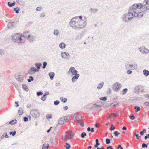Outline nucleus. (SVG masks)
<instances>
[{
  "mask_svg": "<svg viewBox=\"0 0 149 149\" xmlns=\"http://www.w3.org/2000/svg\"><path fill=\"white\" fill-rule=\"evenodd\" d=\"M148 143L147 144H145V143H143L142 145V147L143 148H147L148 147L147 145H148Z\"/></svg>",
  "mask_w": 149,
  "mask_h": 149,
  "instance_id": "obj_46",
  "label": "nucleus"
},
{
  "mask_svg": "<svg viewBox=\"0 0 149 149\" xmlns=\"http://www.w3.org/2000/svg\"><path fill=\"white\" fill-rule=\"evenodd\" d=\"M83 33H82L79 36H78V38L79 39H80L82 38L83 36Z\"/></svg>",
  "mask_w": 149,
  "mask_h": 149,
  "instance_id": "obj_63",
  "label": "nucleus"
},
{
  "mask_svg": "<svg viewBox=\"0 0 149 149\" xmlns=\"http://www.w3.org/2000/svg\"><path fill=\"white\" fill-rule=\"evenodd\" d=\"M35 66L37 68L36 69L38 70V71H39L40 67L42 66V64L40 63H36L35 64Z\"/></svg>",
  "mask_w": 149,
  "mask_h": 149,
  "instance_id": "obj_21",
  "label": "nucleus"
},
{
  "mask_svg": "<svg viewBox=\"0 0 149 149\" xmlns=\"http://www.w3.org/2000/svg\"><path fill=\"white\" fill-rule=\"evenodd\" d=\"M79 22L78 17L77 16L73 18L71 20L69 24L70 26L74 29L76 30L80 29V28H82V27L79 26Z\"/></svg>",
  "mask_w": 149,
  "mask_h": 149,
  "instance_id": "obj_2",
  "label": "nucleus"
},
{
  "mask_svg": "<svg viewBox=\"0 0 149 149\" xmlns=\"http://www.w3.org/2000/svg\"><path fill=\"white\" fill-rule=\"evenodd\" d=\"M10 135H12L13 136H14L16 134V131L15 130L13 132H9Z\"/></svg>",
  "mask_w": 149,
  "mask_h": 149,
  "instance_id": "obj_44",
  "label": "nucleus"
},
{
  "mask_svg": "<svg viewBox=\"0 0 149 149\" xmlns=\"http://www.w3.org/2000/svg\"><path fill=\"white\" fill-rule=\"evenodd\" d=\"M125 68L127 69L132 70V64H126L125 65Z\"/></svg>",
  "mask_w": 149,
  "mask_h": 149,
  "instance_id": "obj_24",
  "label": "nucleus"
},
{
  "mask_svg": "<svg viewBox=\"0 0 149 149\" xmlns=\"http://www.w3.org/2000/svg\"><path fill=\"white\" fill-rule=\"evenodd\" d=\"M22 87L23 89L26 91L28 92L29 90L26 84H23L22 85Z\"/></svg>",
  "mask_w": 149,
  "mask_h": 149,
  "instance_id": "obj_26",
  "label": "nucleus"
},
{
  "mask_svg": "<svg viewBox=\"0 0 149 149\" xmlns=\"http://www.w3.org/2000/svg\"><path fill=\"white\" fill-rule=\"evenodd\" d=\"M60 100L61 102L63 103L66 102L67 101V99L66 98L62 97H60Z\"/></svg>",
  "mask_w": 149,
  "mask_h": 149,
  "instance_id": "obj_36",
  "label": "nucleus"
},
{
  "mask_svg": "<svg viewBox=\"0 0 149 149\" xmlns=\"http://www.w3.org/2000/svg\"><path fill=\"white\" fill-rule=\"evenodd\" d=\"M132 65V68H133V69H136L137 68V65L136 64L134 63Z\"/></svg>",
  "mask_w": 149,
  "mask_h": 149,
  "instance_id": "obj_41",
  "label": "nucleus"
},
{
  "mask_svg": "<svg viewBox=\"0 0 149 149\" xmlns=\"http://www.w3.org/2000/svg\"><path fill=\"white\" fill-rule=\"evenodd\" d=\"M86 136V134L85 132H82L81 134V136L82 138H84Z\"/></svg>",
  "mask_w": 149,
  "mask_h": 149,
  "instance_id": "obj_45",
  "label": "nucleus"
},
{
  "mask_svg": "<svg viewBox=\"0 0 149 149\" xmlns=\"http://www.w3.org/2000/svg\"><path fill=\"white\" fill-rule=\"evenodd\" d=\"M16 79L20 82H22L24 80L23 76L21 74L19 75L16 77Z\"/></svg>",
  "mask_w": 149,
  "mask_h": 149,
  "instance_id": "obj_16",
  "label": "nucleus"
},
{
  "mask_svg": "<svg viewBox=\"0 0 149 149\" xmlns=\"http://www.w3.org/2000/svg\"><path fill=\"white\" fill-rule=\"evenodd\" d=\"M78 73V71L76 70L75 68L73 67H71L69 69V71L67 72V74L68 75L72 74V75L76 74Z\"/></svg>",
  "mask_w": 149,
  "mask_h": 149,
  "instance_id": "obj_7",
  "label": "nucleus"
},
{
  "mask_svg": "<svg viewBox=\"0 0 149 149\" xmlns=\"http://www.w3.org/2000/svg\"><path fill=\"white\" fill-rule=\"evenodd\" d=\"M100 99L101 100L106 101L107 99V97H101L100 98Z\"/></svg>",
  "mask_w": 149,
  "mask_h": 149,
  "instance_id": "obj_48",
  "label": "nucleus"
},
{
  "mask_svg": "<svg viewBox=\"0 0 149 149\" xmlns=\"http://www.w3.org/2000/svg\"><path fill=\"white\" fill-rule=\"evenodd\" d=\"M15 26L14 22H9L7 25L9 29H12Z\"/></svg>",
  "mask_w": 149,
  "mask_h": 149,
  "instance_id": "obj_19",
  "label": "nucleus"
},
{
  "mask_svg": "<svg viewBox=\"0 0 149 149\" xmlns=\"http://www.w3.org/2000/svg\"><path fill=\"white\" fill-rule=\"evenodd\" d=\"M29 78L27 79L29 83L31 82L32 81H33L34 80V78L32 76H29Z\"/></svg>",
  "mask_w": 149,
  "mask_h": 149,
  "instance_id": "obj_35",
  "label": "nucleus"
},
{
  "mask_svg": "<svg viewBox=\"0 0 149 149\" xmlns=\"http://www.w3.org/2000/svg\"><path fill=\"white\" fill-rule=\"evenodd\" d=\"M4 54V51L2 49H0V55H3Z\"/></svg>",
  "mask_w": 149,
  "mask_h": 149,
  "instance_id": "obj_50",
  "label": "nucleus"
},
{
  "mask_svg": "<svg viewBox=\"0 0 149 149\" xmlns=\"http://www.w3.org/2000/svg\"><path fill=\"white\" fill-rule=\"evenodd\" d=\"M134 109H135V111L136 112H137L141 110L140 108L137 106H135L134 107Z\"/></svg>",
  "mask_w": 149,
  "mask_h": 149,
  "instance_id": "obj_34",
  "label": "nucleus"
},
{
  "mask_svg": "<svg viewBox=\"0 0 149 149\" xmlns=\"http://www.w3.org/2000/svg\"><path fill=\"white\" fill-rule=\"evenodd\" d=\"M114 135L116 136H118V135L120 134V133H118L117 131H115L114 133Z\"/></svg>",
  "mask_w": 149,
  "mask_h": 149,
  "instance_id": "obj_58",
  "label": "nucleus"
},
{
  "mask_svg": "<svg viewBox=\"0 0 149 149\" xmlns=\"http://www.w3.org/2000/svg\"><path fill=\"white\" fill-rule=\"evenodd\" d=\"M17 123V120L16 119H14L10 121L9 123H6V124L7 125H8L9 124H11L12 125H15Z\"/></svg>",
  "mask_w": 149,
  "mask_h": 149,
  "instance_id": "obj_20",
  "label": "nucleus"
},
{
  "mask_svg": "<svg viewBox=\"0 0 149 149\" xmlns=\"http://www.w3.org/2000/svg\"><path fill=\"white\" fill-rule=\"evenodd\" d=\"M144 49H145V47H141L139 48V50L140 52L142 54H144Z\"/></svg>",
  "mask_w": 149,
  "mask_h": 149,
  "instance_id": "obj_43",
  "label": "nucleus"
},
{
  "mask_svg": "<svg viewBox=\"0 0 149 149\" xmlns=\"http://www.w3.org/2000/svg\"><path fill=\"white\" fill-rule=\"evenodd\" d=\"M130 118L132 120H133L135 118V116L134 115H130L129 116Z\"/></svg>",
  "mask_w": 149,
  "mask_h": 149,
  "instance_id": "obj_57",
  "label": "nucleus"
},
{
  "mask_svg": "<svg viewBox=\"0 0 149 149\" xmlns=\"http://www.w3.org/2000/svg\"><path fill=\"white\" fill-rule=\"evenodd\" d=\"M64 147L66 148V149H69L71 147V146L69 143H66Z\"/></svg>",
  "mask_w": 149,
  "mask_h": 149,
  "instance_id": "obj_31",
  "label": "nucleus"
},
{
  "mask_svg": "<svg viewBox=\"0 0 149 149\" xmlns=\"http://www.w3.org/2000/svg\"><path fill=\"white\" fill-rule=\"evenodd\" d=\"M95 142L96 143V144L95 145L94 147L95 148L98 147V146L99 145H100V143L99 142L98 140L97 139L95 140Z\"/></svg>",
  "mask_w": 149,
  "mask_h": 149,
  "instance_id": "obj_33",
  "label": "nucleus"
},
{
  "mask_svg": "<svg viewBox=\"0 0 149 149\" xmlns=\"http://www.w3.org/2000/svg\"><path fill=\"white\" fill-rule=\"evenodd\" d=\"M73 119L76 122L80 124V126L81 127L84 126V123L82 120V117L81 115L77 113H74L73 116Z\"/></svg>",
  "mask_w": 149,
  "mask_h": 149,
  "instance_id": "obj_3",
  "label": "nucleus"
},
{
  "mask_svg": "<svg viewBox=\"0 0 149 149\" xmlns=\"http://www.w3.org/2000/svg\"><path fill=\"white\" fill-rule=\"evenodd\" d=\"M74 75V76L72 77L71 79L73 83L76 81L78 79L80 76L79 74L77 73L76 74Z\"/></svg>",
  "mask_w": 149,
  "mask_h": 149,
  "instance_id": "obj_17",
  "label": "nucleus"
},
{
  "mask_svg": "<svg viewBox=\"0 0 149 149\" xmlns=\"http://www.w3.org/2000/svg\"><path fill=\"white\" fill-rule=\"evenodd\" d=\"M67 120V118H65V117H62L58 120V123L60 125H63L66 122Z\"/></svg>",
  "mask_w": 149,
  "mask_h": 149,
  "instance_id": "obj_15",
  "label": "nucleus"
},
{
  "mask_svg": "<svg viewBox=\"0 0 149 149\" xmlns=\"http://www.w3.org/2000/svg\"><path fill=\"white\" fill-rule=\"evenodd\" d=\"M23 120L24 122H27L28 120V118L27 117L25 116L24 117Z\"/></svg>",
  "mask_w": 149,
  "mask_h": 149,
  "instance_id": "obj_60",
  "label": "nucleus"
},
{
  "mask_svg": "<svg viewBox=\"0 0 149 149\" xmlns=\"http://www.w3.org/2000/svg\"><path fill=\"white\" fill-rule=\"evenodd\" d=\"M46 118L47 119H51L52 118V116L51 114H47L46 116Z\"/></svg>",
  "mask_w": 149,
  "mask_h": 149,
  "instance_id": "obj_38",
  "label": "nucleus"
},
{
  "mask_svg": "<svg viewBox=\"0 0 149 149\" xmlns=\"http://www.w3.org/2000/svg\"><path fill=\"white\" fill-rule=\"evenodd\" d=\"M49 75L50 78L51 80L53 79L54 77V76L55 74L54 72H51L49 73Z\"/></svg>",
  "mask_w": 149,
  "mask_h": 149,
  "instance_id": "obj_22",
  "label": "nucleus"
},
{
  "mask_svg": "<svg viewBox=\"0 0 149 149\" xmlns=\"http://www.w3.org/2000/svg\"><path fill=\"white\" fill-rule=\"evenodd\" d=\"M117 116V114L115 113H113L111 114H110V116L109 118H115Z\"/></svg>",
  "mask_w": 149,
  "mask_h": 149,
  "instance_id": "obj_32",
  "label": "nucleus"
},
{
  "mask_svg": "<svg viewBox=\"0 0 149 149\" xmlns=\"http://www.w3.org/2000/svg\"><path fill=\"white\" fill-rule=\"evenodd\" d=\"M29 32L28 31H25L24 32V36L23 37L24 38H27V36L29 35H30V34L29 33Z\"/></svg>",
  "mask_w": 149,
  "mask_h": 149,
  "instance_id": "obj_27",
  "label": "nucleus"
},
{
  "mask_svg": "<svg viewBox=\"0 0 149 149\" xmlns=\"http://www.w3.org/2000/svg\"><path fill=\"white\" fill-rule=\"evenodd\" d=\"M104 84V83L103 82L99 84L97 87V88L98 89H101L102 87Z\"/></svg>",
  "mask_w": 149,
  "mask_h": 149,
  "instance_id": "obj_28",
  "label": "nucleus"
},
{
  "mask_svg": "<svg viewBox=\"0 0 149 149\" xmlns=\"http://www.w3.org/2000/svg\"><path fill=\"white\" fill-rule=\"evenodd\" d=\"M101 106L96 104H93L89 109L90 110H93L95 111H99V109H100Z\"/></svg>",
  "mask_w": 149,
  "mask_h": 149,
  "instance_id": "obj_10",
  "label": "nucleus"
},
{
  "mask_svg": "<svg viewBox=\"0 0 149 149\" xmlns=\"http://www.w3.org/2000/svg\"><path fill=\"white\" fill-rule=\"evenodd\" d=\"M49 93L48 92H46L43 94V95L42 97L41 98V100L43 101H45L46 100L47 98V95H48Z\"/></svg>",
  "mask_w": 149,
  "mask_h": 149,
  "instance_id": "obj_18",
  "label": "nucleus"
},
{
  "mask_svg": "<svg viewBox=\"0 0 149 149\" xmlns=\"http://www.w3.org/2000/svg\"><path fill=\"white\" fill-rule=\"evenodd\" d=\"M111 90L110 88H109L107 91V93L108 95H110L111 93Z\"/></svg>",
  "mask_w": 149,
  "mask_h": 149,
  "instance_id": "obj_53",
  "label": "nucleus"
},
{
  "mask_svg": "<svg viewBox=\"0 0 149 149\" xmlns=\"http://www.w3.org/2000/svg\"><path fill=\"white\" fill-rule=\"evenodd\" d=\"M119 103V102H118L117 103H112L111 104V106L112 107H115L116 105L118 104Z\"/></svg>",
  "mask_w": 149,
  "mask_h": 149,
  "instance_id": "obj_51",
  "label": "nucleus"
},
{
  "mask_svg": "<svg viewBox=\"0 0 149 149\" xmlns=\"http://www.w3.org/2000/svg\"><path fill=\"white\" fill-rule=\"evenodd\" d=\"M127 73L128 74H130L132 73V71L130 70H127Z\"/></svg>",
  "mask_w": 149,
  "mask_h": 149,
  "instance_id": "obj_62",
  "label": "nucleus"
},
{
  "mask_svg": "<svg viewBox=\"0 0 149 149\" xmlns=\"http://www.w3.org/2000/svg\"><path fill=\"white\" fill-rule=\"evenodd\" d=\"M148 138H149V134H146L144 137V139L145 140L147 139Z\"/></svg>",
  "mask_w": 149,
  "mask_h": 149,
  "instance_id": "obj_61",
  "label": "nucleus"
},
{
  "mask_svg": "<svg viewBox=\"0 0 149 149\" xmlns=\"http://www.w3.org/2000/svg\"><path fill=\"white\" fill-rule=\"evenodd\" d=\"M144 104L147 106L149 107V102H146L144 103Z\"/></svg>",
  "mask_w": 149,
  "mask_h": 149,
  "instance_id": "obj_64",
  "label": "nucleus"
},
{
  "mask_svg": "<svg viewBox=\"0 0 149 149\" xmlns=\"http://www.w3.org/2000/svg\"><path fill=\"white\" fill-rule=\"evenodd\" d=\"M61 56L62 58L66 59H69L70 56L68 53L65 52H62L61 54Z\"/></svg>",
  "mask_w": 149,
  "mask_h": 149,
  "instance_id": "obj_12",
  "label": "nucleus"
},
{
  "mask_svg": "<svg viewBox=\"0 0 149 149\" xmlns=\"http://www.w3.org/2000/svg\"><path fill=\"white\" fill-rule=\"evenodd\" d=\"M74 135V133L72 132H67L66 134V136L67 139H70L73 138Z\"/></svg>",
  "mask_w": 149,
  "mask_h": 149,
  "instance_id": "obj_14",
  "label": "nucleus"
},
{
  "mask_svg": "<svg viewBox=\"0 0 149 149\" xmlns=\"http://www.w3.org/2000/svg\"><path fill=\"white\" fill-rule=\"evenodd\" d=\"M59 47L61 49H64L66 45L63 42H61L59 44Z\"/></svg>",
  "mask_w": 149,
  "mask_h": 149,
  "instance_id": "obj_25",
  "label": "nucleus"
},
{
  "mask_svg": "<svg viewBox=\"0 0 149 149\" xmlns=\"http://www.w3.org/2000/svg\"><path fill=\"white\" fill-rule=\"evenodd\" d=\"M37 95L38 96L42 95L43 94V93L41 91H39L37 93Z\"/></svg>",
  "mask_w": 149,
  "mask_h": 149,
  "instance_id": "obj_56",
  "label": "nucleus"
},
{
  "mask_svg": "<svg viewBox=\"0 0 149 149\" xmlns=\"http://www.w3.org/2000/svg\"><path fill=\"white\" fill-rule=\"evenodd\" d=\"M60 103V101L59 100H56L54 102V104L55 105H57L59 104Z\"/></svg>",
  "mask_w": 149,
  "mask_h": 149,
  "instance_id": "obj_55",
  "label": "nucleus"
},
{
  "mask_svg": "<svg viewBox=\"0 0 149 149\" xmlns=\"http://www.w3.org/2000/svg\"><path fill=\"white\" fill-rule=\"evenodd\" d=\"M42 9V8H41V7H37L36 8V10L37 11H40Z\"/></svg>",
  "mask_w": 149,
  "mask_h": 149,
  "instance_id": "obj_59",
  "label": "nucleus"
},
{
  "mask_svg": "<svg viewBox=\"0 0 149 149\" xmlns=\"http://www.w3.org/2000/svg\"><path fill=\"white\" fill-rule=\"evenodd\" d=\"M144 54H148L149 53V51L148 49H147L145 47V49H144Z\"/></svg>",
  "mask_w": 149,
  "mask_h": 149,
  "instance_id": "obj_49",
  "label": "nucleus"
},
{
  "mask_svg": "<svg viewBox=\"0 0 149 149\" xmlns=\"http://www.w3.org/2000/svg\"><path fill=\"white\" fill-rule=\"evenodd\" d=\"M79 26L81 27L82 28H80V29H83L84 28L87 24V19L85 17L83 19V20L79 19Z\"/></svg>",
  "mask_w": 149,
  "mask_h": 149,
  "instance_id": "obj_5",
  "label": "nucleus"
},
{
  "mask_svg": "<svg viewBox=\"0 0 149 149\" xmlns=\"http://www.w3.org/2000/svg\"><path fill=\"white\" fill-rule=\"evenodd\" d=\"M127 91L128 89L127 88L124 89L122 92V94L123 95H125L127 93Z\"/></svg>",
  "mask_w": 149,
  "mask_h": 149,
  "instance_id": "obj_37",
  "label": "nucleus"
},
{
  "mask_svg": "<svg viewBox=\"0 0 149 149\" xmlns=\"http://www.w3.org/2000/svg\"><path fill=\"white\" fill-rule=\"evenodd\" d=\"M26 39L28 40L29 42H32L33 40L36 39V37L33 35L30 34L27 36Z\"/></svg>",
  "mask_w": 149,
  "mask_h": 149,
  "instance_id": "obj_13",
  "label": "nucleus"
},
{
  "mask_svg": "<svg viewBox=\"0 0 149 149\" xmlns=\"http://www.w3.org/2000/svg\"><path fill=\"white\" fill-rule=\"evenodd\" d=\"M113 89L114 91L118 92L122 87V85L119 82H116L113 84Z\"/></svg>",
  "mask_w": 149,
  "mask_h": 149,
  "instance_id": "obj_8",
  "label": "nucleus"
},
{
  "mask_svg": "<svg viewBox=\"0 0 149 149\" xmlns=\"http://www.w3.org/2000/svg\"><path fill=\"white\" fill-rule=\"evenodd\" d=\"M36 72H38L36 68L33 66L31 67L27 71L28 73L31 75H33Z\"/></svg>",
  "mask_w": 149,
  "mask_h": 149,
  "instance_id": "obj_9",
  "label": "nucleus"
},
{
  "mask_svg": "<svg viewBox=\"0 0 149 149\" xmlns=\"http://www.w3.org/2000/svg\"><path fill=\"white\" fill-rule=\"evenodd\" d=\"M106 143L107 144H109L110 143V139L107 138L106 140Z\"/></svg>",
  "mask_w": 149,
  "mask_h": 149,
  "instance_id": "obj_54",
  "label": "nucleus"
},
{
  "mask_svg": "<svg viewBox=\"0 0 149 149\" xmlns=\"http://www.w3.org/2000/svg\"><path fill=\"white\" fill-rule=\"evenodd\" d=\"M59 31L57 29L54 30V34L55 35L57 36L58 34Z\"/></svg>",
  "mask_w": 149,
  "mask_h": 149,
  "instance_id": "obj_42",
  "label": "nucleus"
},
{
  "mask_svg": "<svg viewBox=\"0 0 149 149\" xmlns=\"http://www.w3.org/2000/svg\"><path fill=\"white\" fill-rule=\"evenodd\" d=\"M15 2L13 1V3H11L10 2H8V6L10 7H12L14 6L15 4Z\"/></svg>",
  "mask_w": 149,
  "mask_h": 149,
  "instance_id": "obj_29",
  "label": "nucleus"
},
{
  "mask_svg": "<svg viewBox=\"0 0 149 149\" xmlns=\"http://www.w3.org/2000/svg\"><path fill=\"white\" fill-rule=\"evenodd\" d=\"M134 90L138 92H143L144 91V88L142 86L139 85L135 87Z\"/></svg>",
  "mask_w": 149,
  "mask_h": 149,
  "instance_id": "obj_11",
  "label": "nucleus"
},
{
  "mask_svg": "<svg viewBox=\"0 0 149 149\" xmlns=\"http://www.w3.org/2000/svg\"><path fill=\"white\" fill-rule=\"evenodd\" d=\"M149 10V0H144L142 4H134L129 8L128 12L124 14L121 17L123 21L128 22L134 17H141Z\"/></svg>",
  "mask_w": 149,
  "mask_h": 149,
  "instance_id": "obj_1",
  "label": "nucleus"
},
{
  "mask_svg": "<svg viewBox=\"0 0 149 149\" xmlns=\"http://www.w3.org/2000/svg\"><path fill=\"white\" fill-rule=\"evenodd\" d=\"M47 64V63L46 62H44L43 63V66H42V68L45 69L46 68V66Z\"/></svg>",
  "mask_w": 149,
  "mask_h": 149,
  "instance_id": "obj_52",
  "label": "nucleus"
},
{
  "mask_svg": "<svg viewBox=\"0 0 149 149\" xmlns=\"http://www.w3.org/2000/svg\"><path fill=\"white\" fill-rule=\"evenodd\" d=\"M49 147V145L47 144V145L45 146V145H43L42 146V149H48Z\"/></svg>",
  "mask_w": 149,
  "mask_h": 149,
  "instance_id": "obj_47",
  "label": "nucleus"
},
{
  "mask_svg": "<svg viewBox=\"0 0 149 149\" xmlns=\"http://www.w3.org/2000/svg\"><path fill=\"white\" fill-rule=\"evenodd\" d=\"M20 9L18 7H17L16 8H14V10L15 11V13H19V10Z\"/></svg>",
  "mask_w": 149,
  "mask_h": 149,
  "instance_id": "obj_40",
  "label": "nucleus"
},
{
  "mask_svg": "<svg viewBox=\"0 0 149 149\" xmlns=\"http://www.w3.org/2000/svg\"><path fill=\"white\" fill-rule=\"evenodd\" d=\"M97 10L98 9H93L91 8L90 9V11L91 13H96L97 12Z\"/></svg>",
  "mask_w": 149,
  "mask_h": 149,
  "instance_id": "obj_30",
  "label": "nucleus"
},
{
  "mask_svg": "<svg viewBox=\"0 0 149 149\" xmlns=\"http://www.w3.org/2000/svg\"><path fill=\"white\" fill-rule=\"evenodd\" d=\"M18 113L19 115H21L23 113V111L22 108H19L18 110Z\"/></svg>",
  "mask_w": 149,
  "mask_h": 149,
  "instance_id": "obj_39",
  "label": "nucleus"
},
{
  "mask_svg": "<svg viewBox=\"0 0 149 149\" xmlns=\"http://www.w3.org/2000/svg\"><path fill=\"white\" fill-rule=\"evenodd\" d=\"M143 74L146 77L149 75V71L147 70H144L143 71Z\"/></svg>",
  "mask_w": 149,
  "mask_h": 149,
  "instance_id": "obj_23",
  "label": "nucleus"
},
{
  "mask_svg": "<svg viewBox=\"0 0 149 149\" xmlns=\"http://www.w3.org/2000/svg\"><path fill=\"white\" fill-rule=\"evenodd\" d=\"M22 35L19 33L14 34L12 36V41L15 43H23L24 41L21 38Z\"/></svg>",
  "mask_w": 149,
  "mask_h": 149,
  "instance_id": "obj_4",
  "label": "nucleus"
},
{
  "mask_svg": "<svg viewBox=\"0 0 149 149\" xmlns=\"http://www.w3.org/2000/svg\"><path fill=\"white\" fill-rule=\"evenodd\" d=\"M31 115L34 117L37 118L40 116L39 111L37 109H33L31 111Z\"/></svg>",
  "mask_w": 149,
  "mask_h": 149,
  "instance_id": "obj_6",
  "label": "nucleus"
}]
</instances>
